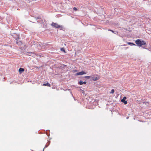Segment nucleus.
<instances>
[{"instance_id": "f257e3e1", "label": "nucleus", "mask_w": 151, "mask_h": 151, "mask_svg": "<svg viewBox=\"0 0 151 151\" xmlns=\"http://www.w3.org/2000/svg\"><path fill=\"white\" fill-rule=\"evenodd\" d=\"M32 45L31 46H33L34 47L37 48L38 49H40L41 48L42 45L41 44H39L37 42H31Z\"/></svg>"}, {"instance_id": "f03ea898", "label": "nucleus", "mask_w": 151, "mask_h": 151, "mask_svg": "<svg viewBox=\"0 0 151 151\" xmlns=\"http://www.w3.org/2000/svg\"><path fill=\"white\" fill-rule=\"evenodd\" d=\"M135 43L138 46L141 47L143 45H145L146 43L143 40L138 39L135 40Z\"/></svg>"}, {"instance_id": "7ed1b4c3", "label": "nucleus", "mask_w": 151, "mask_h": 151, "mask_svg": "<svg viewBox=\"0 0 151 151\" xmlns=\"http://www.w3.org/2000/svg\"><path fill=\"white\" fill-rule=\"evenodd\" d=\"M35 18L38 23L41 24L44 22L43 20L40 17H35Z\"/></svg>"}, {"instance_id": "20e7f679", "label": "nucleus", "mask_w": 151, "mask_h": 151, "mask_svg": "<svg viewBox=\"0 0 151 151\" xmlns=\"http://www.w3.org/2000/svg\"><path fill=\"white\" fill-rule=\"evenodd\" d=\"M51 25L55 28H62L63 26L62 25H60L57 23L52 22L51 24Z\"/></svg>"}, {"instance_id": "39448f33", "label": "nucleus", "mask_w": 151, "mask_h": 151, "mask_svg": "<svg viewBox=\"0 0 151 151\" xmlns=\"http://www.w3.org/2000/svg\"><path fill=\"white\" fill-rule=\"evenodd\" d=\"M16 35L17 37L16 38V40H17L16 41V43L18 45H19L22 44V42L20 41H18V40H17L19 39V35L17 34H16Z\"/></svg>"}, {"instance_id": "423d86ee", "label": "nucleus", "mask_w": 151, "mask_h": 151, "mask_svg": "<svg viewBox=\"0 0 151 151\" xmlns=\"http://www.w3.org/2000/svg\"><path fill=\"white\" fill-rule=\"evenodd\" d=\"M86 73L84 71H82L81 72H79L77 73L76 74V76H78V75H82L83 74H86Z\"/></svg>"}, {"instance_id": "0eeeda50", "label": "nucleus", "mask_w": 151, "mask_h": 151, "mask_svg": "<svg viewBox=\"0 0 151 151\" xmlns=\"http://www.w3.org/2000/svg\"><path fill=\"white\" fill-rule=\"evenodd\" d=\"M126 97L125 96H124L123 97V98L121 100V101L124 104H127V101H126Z\"/></svg>"}, {"instance_id": "6e6552de", "label": "nucleus", "mask_w": 151, "mask_h": 151, "mask_svg": "<svg viewBox=\"0 0 151 151\" xmlns=\"http://www.w3.org/2000/svg\"><path fill=\"white\" fill-rule=\"evenodd\" d=\"M91 80L93 81H96L98 80L99 79V77H95L94 76H91Z\"/></svg>"}, {"instance_id": "1a4fd4ad", "label": "nucleus", "mask_w": 151, "mask_h": 151, "mask_svg": "<svg viewBox=\"0 0 151 151\" xmlns=\"http://www.w3.org/2000/svg\"><path fill=\"white\" fill-rule=\"evenodd\" d=\"M24 70V69L21 68H20L19 70V71L20 74H21L22 72H23Z\"/></svg>"}, {"instance_id": "9d476101", "label": "nucleus", "mask_w": 151, "mask_h": 151, "mask_svg": "<svg viewBox=\"0 0 151 151\" xmlns=\"http://www.w3.org/2000/svg\"><path fill=\"white\" fill-rule=\"evenodd\" d=\"M91 76H85L84 77H81V78H82L81 79L82 80H83V78H86L87 79H89L90 78H91Z\"/></svg>"}, {"instance_id": "9b49d317", "label": "nucleus", "mask_w": 151, "mask_h": 151, "mask_svg": "<svg viewBox=\"0 0 151 151\" xmlns=\"http://www.w3.org/2000/svg\"><path fill=\"white\" fill-rule=\"evenodd\" d=\"M42 85L43 86H49V87L50 86V84L48 82H47V83H43Z\"/></svg>"}, {"instance_id": "f8f14e48", "label": "nucleus", "mask_w": 151, "mask_h": 151, "mask_svg": "<svg viewBox=\"0 0 151 151\" xmlns=\"http://www.w3.org/2000/svg\"><path fill=\"white\" fill-rule=\"evenodd\" d=\"M127 43L128 44V45H130V46H132V45L136 46V45L133 42H127Z\"/></svg>"}, {"instance_id": "ddd939ff", "label": "nucleus", "mask_w": 151, "mask_h": 151, "mask_svg": "<svg viewBox=\"0 0 151 151\" xmlns=\"http://www.w3.org/2000/svg\"><path fill=\"white\" fill-rule=\"evenodd\" d=\"M83 84V82L81 80L78 82V84L80 85H82Z\"/></svg>"}, {"instance_id": "4468645a", "label": "nucleus", "mask_w": 151, "mask_h": 151, "mask_svg": "<svg viewBox=\"0 0 151 151\" xmlns=\"http://www.w3.org/2000/svg\"><path fill=\"white\" fill-rule=\"evenodd\" d=\"M48 143H49L47 145V144L45 145V147H44V148L43 149V151H44V149L45 148L47 147L49 145H50V142L49 141Z\"/></svg>"}, {"instance_id": "2eb2a0df", "label": "nucleus", "mask_w": 151, "mask_h": 151, "mask_svg": "<svg viewBox=\"0 0 151 151\" xmlns=\"http://www.w3.org/2000/svg\"><path fill=\"white\" fill-rule=\"evenodd\" d=\"M60 50H61V51H63V52H65V50L63 48H61Z\"/></svg>"}, {"instance_id": "dca6fc26", "label": "nucleus", "mask_w": 151, "mask_h": 151, "mask_svg": "<svg viewBox=\"0 0 151 151\" xmlns=\"http://www.w3.org/2000/svg\"><path fill=\"white\" fill-rule=\"evenodd\" d=\"M114 89H112L111 91V92H110V93H114Z\"/></svg>"}, {"instance_id": "f3484780", "label": "nucleus", "mask_w": 151, "mask_h": 151, "mask_svg": "<svg viewBox=\"0 0 151 151\" xmlns=\"http://www.w3.org/2000/svg\"><path fill=\"white\" fill-rule=\"evenodd\" d=\"M73 10L74 11H76L77 10V9L76 8L74 7L73 8Z\"/></svg>"}, {"instance_id": "a211bd4d", "label": "nucleus", "mask_w": 151, "mask_h": 151, "mask_svg": "<svg viewBox=\"0 0 151 151\" xmlns=\"http://www.w3.org/2000/svg\"><path fill=\"white\" fill-rule=\"evenodd\" d=\"M87 82L86 81H85L83 82V84H86V83Z\"/></svg>"}, {"instance_id": "6ab92c4d", "label": "nucleus", "mask_w": 151, "mask_h": 151, "mask_svg": "<svg viewBox=\"0 0 151 151\" xmlns=\"http://www.w3.org/2000/svg\"><path fill=\"white\" fill-rule=\"evenodd\" d=\"M109 30V31H111V32H114V31H113V30H111V29H109V30Z\"/></svg>"}, {"instance_id": "aec40b11", "label": "nucleus", "mask_w": 151, "mask_h": 151, "mask_svg": "<svg viewBox=\"0 0 151 151\" xmlns=\"http://www.w3.org/2000/svg\"><path fill=\"white\" fill-rule=\"evenodd\" d=\"M142 48H144V49H147V48H146V47H145L142 46Z\"/></svg>"}, {"instance_id": "412c9836", "label": "nucleus", "mask_w": 151, "mask_h": 151, "mask_svg": "<svg viewBox=\"0 0 151 151\" xmlns=\"http://www.w3.org/2000/svg\"><path fill=\"white\" fill-rule=\"evenodd\" d=\"M47 136H48V137H49V135H50V134H49L47 133Z\"/></svg>"}, {"instance_id": "4be33fe9", "label": "nucleus", "mask_w": 151, "mask_h": 151, "mask_svg": "<svg viewBox=\"0 0 151 151\" xmlns=\"http://www.w3.org/2000/svg\"><path fill=\"white\" fill-rule=\"evenodd\" d=\"M128 118H129V117H127L126 118L127 119H128Z\"/></svg>"}, {"instance_id": "5701e85b", "label": "nucleus", "mask_w": 151, "mask_h": 151, "mask_svg": "<svg viewBox=\"0 0 151 151\" xmlns=\"http://www.w3.org/2000/svg\"><path fill=\"white\" fill-rule=\"evenodd\" d=\"M33 22V23H36V22Z\"/></svg>"}]
</instances>
